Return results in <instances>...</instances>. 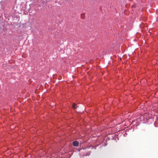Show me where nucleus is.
I'll list each match as a JSON object with an SVG mask.
<instances>
[{
  "mask_svg": "<svg viewBox=\"0 0 158 158\" xmlns=\"http://www.w3.org/2000/svg\"><path fill=\"white\" fill-rule=\"evenodd\" d=\"M79 144V142L77 141H74L73 143V145L74 146H78Z\"/></svg>",
  "mask_w": 158,
  "mask_h": 158,
  "instance_id": "obj_1",
  "label": "nucleus"
},
{
  "mask_svg": "<svg viewBox=\"0 0 158 158\" xmlns=\"http://www.w3.org/2000/svg\"><path fill=\"white\" fill-rule=\"evenodd\" d=\"M72 107L74 109H78L79 108V106H76L75 103H73L72 105Z\"/></svg>",
  "mask_w": 158,
  "mask_h": 158,
  "instance_id": "obj_2",
  "label": "nucleus"
}]
</instances>
